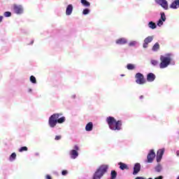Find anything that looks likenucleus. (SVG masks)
Returning a JSON list of instances; mask_svg holds the SVG:
<instances>
[{
    "instance_id": "obj_40",
    "label": "nucleus",
    "mask_w": 179,
    "mask_h": 179,
    "mask_svg": "<svg viewBox=\"0 0 179 179\" xmlns=\"http://www.w3.org/2000/svg\"><path fill=\"white\" fill-rule=\"evenodd\" d=\"M3 20V16L0 15V23L2 22Z\"/></svg>"
},
{
    "instance_id": "obj_20",
    "label": "nucleus",
    "mask_w": 179,
    "mask_h": 179,
    "mask_svg": "<svg viewBox=\"0 0 179 179\" xmlns=\"http://www.w3.org/2000/svg\"><path fill=\"white\" fill-rule=\"evenodd\" d=\"M148 27H150V29H156V27H157V25H156V23L153 22H150L148 23Z\"/></svg>"
},
{
    "instance_id": "obj_13",
    "label": "nucleus",
    "mask_w": 179,
    "mask_h": 179,
    "mask_svg": "<svg viewBox=\"0 0 179 179\" xmlns=\"http://www.w3.org/2000/svg\"><path fill=\"white\" fill-rule=\"evenodd\" d=\"M155 79H156V76L154 73H150L147 75L148 82H153Z\"/></svg>"
},
{
    "instance_id": "obj_21",
    "label": "nucleus",
    "mask_w": 179,
    "mask_h": 179,
    "mask_svg": "<svg viewBox=\"0 0 179 179\" xmlns=\"http://www.w3.org/2000/svg\"><path fill=\"white\" fill-rule=\"evenodd\" d=\"M115 178H117V171H111L110 179H115Z\"/></svg>"
},
{
    "instance_id": "obj_17",
    "label": "nucleus",
    "mask_w": 179,
    "mask_h": 179,
    "mask_svg": "<svg viewBox=\"0 0 179 179\" xmlns=\"http://www.w3.org/2000/svg\"><path fill=\"white\" fill-rule=\"evenodd\" d=\"M85 130L87 132H90V131H93V122H90L89 123H87L85 126Z\"/></svg>"
},
{
    "instance_id": "obj_7",
    "label": "nucleus",
    "mask_w": 179,
    "mask_h": 179,
    "mask_svg": "<svg viewBox=\"0 0 179 179\" xmlns=\"http://www.w3.org/2000/svg\"><path fill=\"white\" fill-rule=\"evenodd\" d=\"M155 157H156L155 150H151L147 156L148 163H152Z\"/></svg>"
},
{
    "instance_id": "obj_42",
    "label": "nucleus",
    "mask_w": 179,
    "mask_h": 179,
    "mask_svg": "<svg viewBox=\"0 0 179 179\" xmlns=\"http://www.w3.org/2000/svg\"><path fill=\"white\" fill-rule=\"evenodd\" d=\"M143 97H144L143 95L140 96L141 99H143Z\"/></svg>"
},
{
    "instance_id": "obj_22",
    "label": "nucleus",
    "mask_w": 179,
    "mask_h": 179,
    "mask_svg": "<svg viewBox=\"0 0 179 179\" xmlns=\"http://www.w3.org/2000/svg\"><path fill=\"white\" fill-rule=\"evenodd\" d=\"M15 159H16V153L13 152L9 157V160L10 162H13V160H15Z\"/></svg>"
},
{
    "instance_id": "obj_10",
    "label": "nucleus",
    "mask_w": 179,
    "mask_h": 179,
    "mask_svg": "<svg viewBox=\"0 0 179 179\" xmlns=\"http://www.w3.org/2000/svg\"><path fill=\"white\" fill-rule=\"evenodd\" d=\"M153 41V36H148L144 39L143 48H148V45L149 43H152Z\"/></svg>"
},
{
    "instance_id": "obj_39",
    "label": "nucleus",
    "mask_w": 179,
    "mask_h": 179,
    "mask_svg": "<svg viewBox=\"0 0 179 179\" xmlns=\"http://www.w3.org/2000/svg\"><path fill=\"white\" fill-rule=\"evenodd\" d=\"M155 179H163V176H160L157 178H155Z\"/></svg>"
},
{
    "instance_id": "obj_5",
    "label": "nucleus",
    "mask_w": 179,
    "mask_h": 179,
    "mask_svg": "<svg viewBox=\"0 0 179 179\" xmlns=\"http://www.w3.org/2000/svg\"><path fill=\"white\" fill-rule=\"evenodd\" d=\"M136 78V83L138 85H145L146 83V80L145 79V76H143V74L141 73H137L135 75Z\"/></svg>"
},
{
    "instance_id": "obj_26",
    "label": "nucleus",
    "mask_w": 179,
    "mask_h": 179,
    "mask_svg": "<svg viewBox=\"0 0 179 179\" xmlns=\"http://www.w3.org/2000/svg\"><path fill=\"white\" fill-rule=\"evenodd\" d=\"M30 82H31V83H37V80H36V77H34V76H30Z\"/></svg>"
},
{
    "instance_id": "obj_27",
    "label": "nucleus",
    "mask_w": 179,
    "mask_h": 179,
    "mask_svg": "<svg viewBox=\"0 0 179 179\" xmlns=\"http://www.w3.org/2000/svg\"><path fill=\"white\" fill-rule=\"evenodd\" d=\"M155 171H157V173H160V171H162V165L158 164V165L155 167Z\"/></svg>"
},
{
    "instance_id": "obj_16",
    "label": "nucleus",
    "mask_w": 179,
    "mask_h": 179,
    "mask_svg": "<svg viewBox=\"0 0 179 179\" xmlns=\"http://www.w3.org/2000/svg\"><path fill=\"white\" fill-rule=\"evenodd\" d=\"M127 43H128V41L125 39V38H120L116 41V44H120V45L127 44Z\"/></svg>"
},
{
    "instance_id": "obj_25",
    "label": "nucleus",
    "mask_w": 179,
    "mask_h": 179,
    "mask_svg": "<svg viewBox=\"0 0 179 179\" xmlns=\"http://www.w3.org/2000/svg\"><path fill=\"white\" fill-rule=\"evenodd\" d=\"M27 150H29V148H27V147L24 146V147H21L19 150L18 152H27Z\"/></svg>"
},
{
    "instance_id": "obj_41",
    "label": "nucleus",
    "mask_w": 179,
    "mask_h": 179,
    "mask_svg": "<svg viewBox=\"0 0 179 179\" xmlns=\"http://www.w3.org/2000/svg\"><path fill=\"white\" fill-rule=\"evenodd\" d=\"M176 156L179 157V150L176 151Z\"/></svg>"
},
{
    "instance_id": "obj_34",
    "label": "nucleus",
    "mask_w": 179,
    "mask_h": 179,
    "mask_svg": "<svg viewBox=\"0 0 179 179\" xmlns=\"http://www.w3.org/2000/svg\"><path fill=\"white\" fill-rule=\"evenodd\" d=\"M62 176H66V174H68V171H66V170L62 171Z\"/></svg>"
},
{
    "instance_id": "obj_12",
    "label": "nucleus",
    "mask_w": 179,
    "mask_h": 179,
    "mask_svg": "<svg viewBox=\"0 0 179 179\" xmlns=\"http://www.w3.org/2000/svg\"><path fill=\"white\" fill-rule=\"evenodd\" d=\"M73 10V6H72V4H69L66 9V15H67V16L72 15Z\"/></svg>"
},
{
    "instance_id": "obj_37",
    "label": "nucleus",
    "mask_w": 179,
    "mask_h": 179,
    "mask_svg": "<svg viewBox=\"0 0 179 179\" xmlns=\"http://www.w3.org/2000/svg\"><path fill=\"white\" fill-rule=\"evenodd\" d=\"M45 178H46V179H52V178H51V176H50V175H46Z\"/></svg>"
},
{
    "instance_id": "obj_23",
    "label": "nucleus",
    "mask_w": 179,
    "mask_h": 179,
    "mask_svg": "<svg viewBox=\"0 0 179 179\" xmlns=\"http://www.w3.org/2000/svg\"><path fill=\"white\" fill-rule=\"evenodd\" d=\"M127 69H129V71H132L134 69H135V65L132 64H128L127 66Z\"/></svg>"
},
{
    "instance_id": "obj_33",
    "label": "nucleus",
    "mask_w": 179,
    "mask_h": 179,
    "mask_svg": "<svg viewBox=\"0 0 179 179\" xmlns=\"http://www.w3.org/2000/svg\"><path fill=\"white\" fill-rule=\"evenodd\" d=\"M135 44H136V41H131V42H130V43H129V45L130 47H132V46L135 45Z\"/></svg>"
},
{
    "instance_id": "obj_8",
    "label": "nucleus",
    "mask_w": 179,
    "mask_h": 179,
    "mask_svg": "<svg viewBox=\"0 0 179 179\" xmlns=\"http://www.w3.org/2000/svg\"><path fill=\"white\" fill-rule=\"evenodd\" d=\"M164 148H162L158 150L157 152V162L159 163L161 160L162 158L163 157V155H164Z\"/></svg>"
},
{
    "instance_id": "obj_30",
    "label": "nucleus",
    "mask_w": 179,
    "mask_h": 179,
    "mask_svg": "<svg viewBox=\"0 0 179 179\" xmlns=\"http://www.w3.org/2000/svg\"><path fill=\"white\" fill-rule=\"evenodd\" d=\"M151 64H152V65H154V66H156V65H157V64H159V62H157V60L152 59V60H151Z\"/></svg>"
},
{
    "instance_id": "obj_9",
    "label": "nucleus",
    "mask_w": 179,
    "mask_h": 179,
    "mask_svg": "<svg viewBox=\"0 0 179 179\" xmlns=\"http://www.w3.org/2000/svg\"><path fill=\"white\" fill-rule=\"evenodd\" d=\"M14 10L17 15L23 13V6L22 5H14Z\"/></svg>"
},
{
    "instance_id": "obj_1",
    "label": "nucleus",
    "mask_w": 179,
    "mask_h": 179,
    "mask_svg": "<svg viewBox=\"0 0 179 179\" xmlns=\"http://www.w3.org/2000/svg\"><path fill=\"white\" fill-rule=\"evenodd\" d=\"M106 122L112 131H121L122 129V120H116L114 117L109 116L106 118Z\"/></svg>"
},
{
    "instance_id": "obj_24",
    "label": "nucleus",
    "mask_w": 179,
    "mask_h": 179,
    "mask_svg": "<svg viewBox=\"0 0 179 179\" xmlns=\"http://www.w3.org/2000/svg\"><path fill=\"white\" fill-rule=\"evenodd\" d=\"M81 3L83 6H90V3L86 0H81Z\"/></svg>"
},
{
    "instance_id": "obj_29",
    "label": "nucleus",
    "mask_w": 179,
    "mask_h": 179,
    "mask_svg": "<svg viewBox=\"0 0 179 179\" xmlns=\"http://www.w3.org/2000/svg\"><path fill=\"white\" fill-rule=\"evenodd\" d=\"M161 20H162V22H166V14H164V13H161Z\"/></svg>"
},
{
    "instance_id": "obj_44",
    "label": "nucleus",
    "mask_w": 179,
    "mask_h": 179,
    "mask_svg": "<svg viewBox=\"0 0 179 179\" xmlns=\"http://www.w3.org/2000/svg\"><path fill=\"white\" fill-rule=\"evenodd\" d=\"M178 179H179V177L178 178Z\"/></svg>"
},
{
    "instance_id": "obj_6",
    "label": "nucleus",
    "mask_w": 179,
    "mask_h": 179,
    "mask_svg": "<svg viewBox=\"0 0 179 179\" xmlns=\"http://www.w3.org/2000/svg\"><path fill=\"white\" fill-rule=\"evenodd\" d=\"M155 1L164 9L165 10H169V2L167 0H155Z\"/></svg>"
},
{
    "instance_id": "obj_3",
    "label": "nucleus",
    "mask_w": 179,
    "mask_h": 179,
    "mask_svg": "<svg viewBox=\"0 0 179 179\" xmlns=\"http://www.w3.org/2000/svg\"><path fill=\"white\" fill-rule=\"evenodd\" d=\"M160 64L159 68L161 69H164V68H167L170 64H171V54H167L166 56L161 55L160 56Z\"/></svg>"
},
{
    "instance_id": "obj_14",
    "label": "nucleus",
    "mask_w": 179,
    "mask_h": 179,
    "mask_svg": "<svg viewBox=\"0 0 179 179\" xmlns=\"http://www.w3.org/2000/svg\"><path fill=\"white\" fill-rule=\"evenodd\" d=\"M170 8L171 9H178L179 8V0H175L170 5Z\"/></svg>"
},
{
    "instance_id": "obj_15",
    "label": "nucleus",
    "mask_w": 179,
    "mask_h": 179,
    "mask_svg": "<svg viewBox=\"0 0 179 179\" xmlns=\"http://www.w3.org/2000/svg\"><path fill=\"white\" fill-rule=\"evenodd\" d=\"M70 156L71 159H76L79 156V152L76 150H71L70 151Z\"/></svg>"
},
{
    "instance_id": "obj_28",
    "label": "nucleus",
    "mask_w": 179,
    "mask_h": 179,
    "mask_svg": "<svg viewBox=\"0 0 179 179\" xmlns=\"http://www.w3.org/2000/svg\"><path fill=\"white\" fill-rule=\"evenodd\" d=\"M5 17H10L12 16V13L6 11L4 13Z\"/></svg>"
},
{
    "instance_id": "obj_32",
    "label": "nucleus",
    "mask_w": 179,
    "mask_h": 179,
    "mask_svg": "<svg viewBox=\"0 0 179 179\" xmlns=\"http://www.w3.org/2000/svg\"><path fill=\"white\" fill-rule=\"evenodd\" d=\"M157 26H163V20H162V19H159V20H158V22H157Z\"/></svg>"
},
{
    "instance_id": "obj_4",
    "label": "nucleus",
    "mask_w": 179,
    "mask_h": 179,
    "mask_svg": "<svg viewBox=\"0 0 179 179\" xmlns=\"http://www.w3.org/2000/svg\"><path fill=\"white\" fill-rule=\"evenodd\" d=\"M107 170H108V166L107 165H101L96 171L94 173L92 179H100L101 177L107 173Z\"/></svg>"
},
{
    "instance_id": "obj_31",
    "label": "nucleus",
    "mask_w": 179,
    "mask_h": 179,
    "mask_svg": "<svg viewBox=\"0 0 179 179\" xmlns=\"http://www.w3.org/2000/svg\"><path fill=\"white\" fill-rule=\"evenodd\" d=\"M89 12H90V10L85 8L83 10V15H89Z\"/></svg>"
},
{
    "instance_id": "obj_2",
    "label": "nucleus",
    "mask_w": 179,
    "mask_h": 179,
    "mask_svg": "<svg viewBox=\"0 0 179 179\" xmlns=\"http://www.w3.org/2000/svg\"><path fill=\"white\" fill-rule=\"evenodd\" d=\"M62 113H54L50 117L48 120V124L50 128H55L57 124H64L65 121V117H62Z\"/></svg>"
},
{
    "instance_id": "obj_36",
    "label": "nucleus",
    "mask_w": 179,
    "mask_h": 179,
    "mask_svg": "<svg viewBox=\"0 0 179 179\" xmlns=\"http://www.w3.org/2000/svg\"><path fill=\"white\" fill-rule=\"evenodd\" d=\"M74 150H76V152H78V150H79V147L78 145H74Z\"/></svg>"
},
{
    "instance_id": "obj_19",
    "label": "nucleus",
    "mask_w": 179,
    "mask_h": 179,
    "mask_svg": "<svg viewBox=\"0 0 179 179\" xmlns=\"http://www.w3.org/2000/svg\"><path fill=\"white\" fill-rule=\"evenodd\" d=\"M152 51H158V50H160V45H159V43H156L152 48Z\"/></svg>"
},
{
    "instance_id": "obj_18",
    "label": "nucleus",
    "mask_w": 179,
    "mask_h": 179,
    "mask_svg": "<svg viewBox=\"0 0 179 179\" xmlns=\"http://www.w3.org/2000/svg\"><path fill=\"white\" fill-rule=\"evenodd\" d=\"M118 165L120 166V170H128L129 168L127 164L119 162Z\"/></svg>"
},
{
    "instance_id": "obj_43",
    "label": "nucleus",
    "mask_w": 179,
    "mask_h": 179,
    "mask_svg": "<svg viewBox=\"0 0 179 179\" xmlns=\"http://www.w3.org/2000/svg\"><path fill=\"white\" fill-rule=\"evenodd\" d=\"M29 92H31V89H29Z\"/></svg>"
},
{
    "instance_id": "obj_11",
    "label": "nucleus",
    "mask_w": 179,
    "mask_h": 179,
    "mask_svg": "<svg viewBox=\"0 0 179 179\" xmlns=\"http://www.w3.org/2000/svg\"><path fill=\"white\" fill-rule=\"evenodd\" d=\"M139 171H141V164L136 163L134 166L133 175L136 176Z\"/></svg>"
},
{
    "instance_id": "obj_35",
    "label": "nucleus",
    "mask_w": 179,
    "mask_h": 179,
    "mask_svg": "<svg viewBox=\"0 0 179 179\" xmlns=\"http://www.w3.org/2000/svg\"><path fill=\"white\" fill-rule=\"evenodd\" d=\"M61 138H62V136H56L55 139V141H59V139H61Z\"/></svg>"
},
{
    "instance_id": "obj_38",
    "label": "nucleus",
    "mask_w": 179,
    "mask_h": 179,
    "mask_svg": "<svg viewBox=\"0 0 179 179\" xmlns=\"http://www.w3.org/2000/svg\"><path fill=\"white\" fill-rule=\"evenodd\" d=\"M135 179H145V178H143L142 176H138Z\"/></svg>"
}]
</instances>
